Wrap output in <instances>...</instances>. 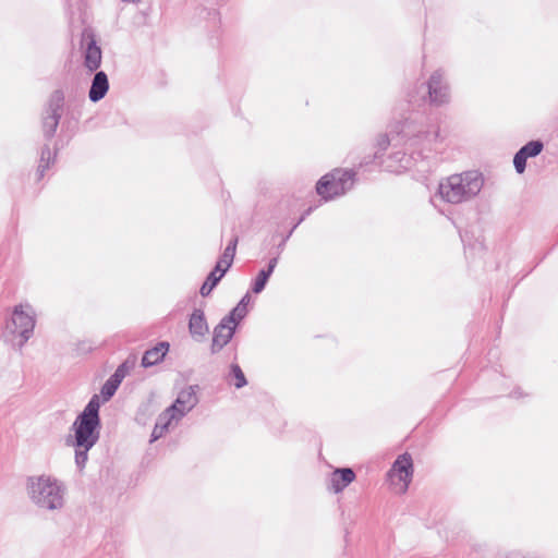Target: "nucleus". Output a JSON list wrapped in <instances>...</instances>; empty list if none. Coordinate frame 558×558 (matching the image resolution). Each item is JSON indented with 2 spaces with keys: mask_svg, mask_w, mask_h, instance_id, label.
Returning a JSON list of instances; mask_svg holds the SVG:
<instances>
[{
  "mask_svg": "<svg viewBox=\"0 0 558 558\" xmlns=\"http://www.w3.org/2000/svg\"><path fill=\"white\" fill-rule=\"evenodd\" d=\"M99 397L93 396L83 412L75 418L73 447L75 449V464L83 470L88 460V451L97 444L100 435Z\"/></svg>",
  "mask_w": 558,
  "mask_h": 558,
  "instance_id": "f257e3e1",
  "label": "nucleus"
},
{
  "mask_svg": "<svg viewBox=\"0 0 558 558\" xmlns=\"http://www.w3.org/2000/svg\"><path fill=\"white\" fill-rule=\"evenodd\" d=\"M26 494L39 509L60 511L65 506L68 488L65 483L58 477L51 474H40L26 480Z\"/></svg>",
  "mask_w": 558,
  "mask_h": 558,
  "instance_id": "f03ea898",
  "label": "nucleus"
},
{
  "mask_svg": "<svg viewBox=\"0 0 558 558\" xmlns=\"http://www.w3.org/2000/svg\"><path fill=\"white\" fill-rule=\"evenodd\" d=\"M484 184L483 175L477 171H464L441 180L438 185V195L450 204H461L475 197Z\"/></svg>",
  "mask_w": 558,
  "mask_h": 558,
  "instance_id": "7ed1b4c3",
  "label": "nucleus"
},
{
  "mask_svg": "<svg viewBox=\"0 0 558 558\" xmlns=\"http://www.w3.org/2000/svg\"><path fill=\"white\" fill-rule=\"evenodd\" d=\"M36 314L28 303L15 305L7 319L3 338L12 347L22 349L33 335Z\"/></svg>",
  "mask_w": 558,
  "mask_h": 558,
  "instance_id": "20e7f679",
  "label": "nucleus"
},
{
  "mask_svg": "<svg viewBox=\"0 0 558 558\" xmlns=\"http://www.w3.org/2000/svg\"><path fill=\"white\" fill-rule=\"evenodd\" d=\"M354 172L351 170L335 169L325 174L316 184L317 194L325 201L341 196L352 189Z\"/></svg>",
  "mask_w": 558,
  "mask_h": 558,
  "instance_id": "39448f33",
  "label": "nucleus"
},
{
  "mask_svg": "<svg viewBox=\"0 0 558 558\" xmlns=\"http://www.w3.org/2000/svg\"><path fill=\"white\" fill-rule=\"evenodd\" d=\"M413 462L409 453L397 458L388 472V481L395 494H404L412 481Z\"/></svg>",
  "mask_w": 558,
  "mask_h": 558,
  "instance_id": "423d86ee",
  "label": "nucleus"
},
{
  "mask_svg": "<svg viewBox=\"0 0 558 558\" xmlns=\"http://www.w3.org/2000/svg\"><path fill=\"white\" fill-rule=\"evenodd\" d=\"M238 244V238L231 240V242L225 248L221 257L217 262L214 270L208 275L206 281L201 287V294L203 296H207L216 284L220 281V279L225 276L228 269L231 267L233 263V258L235 255Z\"/></svg>",
  "mask_w": 558,
  "mask_h": 558,
  "instance_id": "0eeeda50",
  "label": "nucleus"
},
{
  "mask_svg": "<svg viewBox=\"0 0 558 558\" xmlns=\"http://www.w3.org/2000/svg\"><path fill=\"white\" fill-rule=\"evenodd\" d=\"M82 47L84 54V65L90 71H96L102 59L101 48L97 45L95 35L85 31L82 35Z\"/></svg>",
  "mask_w": 558,
  "mask_h": 558,
  "instance_id": "6e6552de",
  "label": "nucleus"
},
{
  "mask_svg": "<svg viewBox=\"0 0 558 558\" xmlns=\"http://www.w3.org/2000/svg\"><path fill=\"white\" fill-rule=\"evenodd\" d=\"M427 94L433 105L440 106L449 101V86L444 82V73L440 70L430 75L427 83Z\"/></svg>",
  "mask_w": 558,
  "mask_h": 558,
  "instance_id": "1a4fd4ad",
  "label": "nucleus"
},
{
  "mask_svg": "<svg viewBox=\"0 0 558 558\" xmlns=\"http://www.w3.org/2000/svg\"><path fill=\"white\" fill-rule=\"evenodd\" d=\"M63 107V95L61 92H54L49 101L47 116L44 118V133L47 137H51L59 124L61 111Z\"/></svg>",
  "mask_w": 558,
  "mask_h": 558,
  "instance_id": "9d476101",
  "label": "nucleus"
},
{
  "mask_svg": "<svg viewBox=\"0 0 558 558\" xmlns=\"http://www.w3.org/2000/svg\"><path fill=\"white\" fill-rule=\"evenodd\" d=\"M197 402L196 387L190 386L179 392L174 403L169 408L179 414L178 416L183 417L197 404Z\"/></svg>",
  "mask_w": 558,
  "mask_h": 558,
  "instance_id": "9b49d317",
  "label": "nucleus"
},
{
  "mask_svg": "<svg viewBox=\"0 0 558 558\" xmlns=\"http://www.w3.org/2000/svg\"><path fill=\"white\" fill-rule=\"evenodd\" d=\"M234 330L235 326L230 323H226L222 318L214 329L211 352L216 353L227 345L233 337Z\"/></svg>",
  "mask_w": 558,
  "mask_h": 558,
  "instance_id": "f8f14e48",
  "label": "nucleus"
},
{
  "mask_svg": "<svg viewBox=\"0 0 558 558\" xmlns=\"http://www.w3.org/2000/svg\"><path fill=\"white\" fill-rule=\"evenodd\" d=\"M189 330L191 336L197 341L202 340L208 332V325L202 310H194L192 313L189 322Z\"/></svg>",
  "mask_w": 558,
  "mask_h": 558,
  "instance_id": "ddd939ff",
  "label": "nucleus"
},
{
  "mask_svg": "<svg viewBox=\"0 0 558 558\" xmlns=\"http://www.w3.org/2000/svg\"><path fill=\"white\" fill-rule=\"evenodd\" d=\"M108 89H109V82H108L107 74L102 71L96 72V74L92 81V86H90L89 94H88L89 99L93 102L99 101L100 99H102L105 97Z\"/></svg>",
  "mask_w": 558,
  "mask_h": 558,
  "instance_id": "4468645a",
  "label": "nucleus"
},
{
  "mask_svg": "<svg viewBox=\"0 0 558 558\" xmlns=\"http://www.w3.org/2000/svg\"><path fill=\"white\" fill-rule=\"evenodd\" d=\"M355 478V474L352 469H337L330 478V489L333 493H339L343 490L349 484H351Z\"/></svg>",
  "mask_w": 558,
  "mask_h": 558,
  "instance_id": "2eb2a0df",
  "label": "nucleus"
},
{
  "mask_svg": "<svg viewBox=\"0 0 558 558\" xmlns=\"http://www.w3.org/2000/svg\"><path fill=\"white\" fill-rule=\"evenodd\" d=\"M169 351L168 342H159L154 348L145 351L142 357V366L150 367L160 363Z\"/></svg>",
  "mask_w": 558,
  "mask_h": 558,
  "instance_id": "dca6fc26",
  "label": "nucleus"
},
{
  "mask_svg": "<svg viewBox=\"0 0 558 558\" xmlns=\"http://www.w3.org/2000/svg\"><path fill=\"white\" fill-rule=\"evenodd\" d=\"M277 263L278 258L274 257L269 260L267 269H263L259 271V274L257 275L256 279L253 282L252 290L254 293H260L264 290L269 277L271 276L275 267L277 266Z\"/></svg>",
  "mask_w": 558,
  "mask_h": 558,
  "instance_id": "f3484780",
  "label": "nucleus"
},
{
  "mask_svg": "<svg viewBox=\"0 0 558 558\" xmlns=\"http://www.w3.org/2000/svg\"><path fill=\"white\" fill-rule=\"evenodd\" d=\"M174 411H172L170 408H167L157 418V424H159V427L162 426L165 430L169 428V426L172 424V422L178 423L182 417L178 416Z\"/></svg>",
  "mask_w": 558,
  "mask_h": 558,
  "instance_id": "a211bd4d",
  "label": "nucleus"
},
{
  "mask_svg": "<svg viewBox=\"0 0 558 558\" xmlns=\"http://www.w3.org/2000/svg\"><path fill=\"white\" fill-rule=\"evenodd\" d=\"M246 315V306L242 300L229 315L223 317L226 323H230L236 327L238 323Z\"/></svg>",
  "mask_w": 558,
  "mask_h": 558,
  "instance_id": "6ab92c4d",
  "label": "nucleus"
},
{
  "mask_svg": "<svg viewBox=\"0 0 558 558\" xmlns=\"http://www.w3.org/2000/svg\"><path fill=\"white\" fill-rule=\"evenodd\" d=\"M543 149V143L539 141H532L524 145L520 150L521 155H524L525 157H535L538 154H541Z\"/></svg>",
  "mask_w": 558,
  "mask_h": 558,
  "instance_id": "aec40b11",
  "label": "nucleus"
},
{
  "mask_svg": "<svg viewBox=\"0 0 558 558\" xmlns=\"http://www.w3.org/2000/svg\"><path fill=\"white\" fill-rule=\"evenodd\" d=\"M52 159V153L49 147H45L41 150L40 163L38 166L39 175H44V171L49 168L50 160Z\"/></svg>",
  "mask_w": 558,
  "mask_h": 558,
  "instance_id": "412c9836",
  "label": "nucleus"
},
{
  "mask_svg": "<svg viewBox=\"0 0 558 558\" xmlns=\"http://www.w3.org/2000/svg\"><path fill=\"white\" fill-rule=\"evenodd\" d=\"M231 375L235 378L234 386L236 388H242L246 385V378L238 364L231 365Z\"/></svg>",
  "mask_w": 558,
  "mask_h": 558,
  "instance_id": "4be33fe9",
  "label": "nucleus"
},
{
  "mask_svg": "<svg viewBox=\"0 0 558 558\" xmlns=\"http://www.w3.org/2000/svg\"><path fill=\"white\" fill-rule=\"evenodd\" d=\"M118 387H119V386H118L117 384H114L113 381H111L110 379H108V380L104 384V386H102V388H101V391H100V393H101V396H102L104 400H105V401H108V400H109V399H110V398L116 393V391H117Z\"/></svg>",
  "mask_w": 558,
  "mask_h": 558,
  "instance_id": "5701e85b",
  "label": "nucleus"
},
{
  "mask_svg": "<svg viewBox=\"0 0 558 558\" xmlns=\"http://www.w3.org/2000/svg\"><path fill=\"white\" fill-rule=\"evenodd\" d=\"M526 159L524 155H521V150H519L513 158V165L518 173H523L526 166Z\"/></svg>",
  "mask_w": 558,
  "mask_h": 558,
  "instance_id": "b1692460",
  "label": "nucleus"
},
{
  "mask_svg": "<svg viewBox=\"0 0 558 558\" xmlns=\"http://www.w3.org/2000/svg\"><path fill=\"white\" fill-rule=\"evenodd\" d=\"M126 374V364H121L114 372L113 375L109 378L111 381L120 386L122 379L125 377Z\"/></svg>",
  "mask_w": 558,
  "mask_h": 558,
  "instance_id": "393cba45",
  "label": "nucleus"
},
{
  "mask_svg": "<svg viewBox=\"0 0 558 558\" xmlns=\"http://www.w3.org/2000/svg\"><path fill=\"white\" fill-rule=\"evenodd\" d=\"M390 144V140L387 135H379L376 142V146L378 147V151L375 153V157H378L379 151H384Z\"/></svg>",
  "mask_w": 558,
  "mask_h": 558,
  "instance_id": "a878e982",
  "label": "nucleus"
},
{
  "mask_svg": "<svg viewBox=\"0 0 558 558\" xmlns=\"http://www.w3.org/2000/svg\"><path fill=\"white\" fill-rule=\"evenodd\" d=\"M165 429L161 427H159V424H155V427L153 429V433H151V441H155L157 439H159L160 437H162V435L165 434Z\"/></svg>",
  "mask_w": 558,
  "mask_h": 558,
  "instance_id": "bb28decb",
  "label": "nucleus"
},
{
  "mask_svg": "<svg viewBox=\"0 0 558 558\" xmlns=\"http://www.w3.org/2000/svg\"><path fill=\"white\" fill-rule=\"evenodd\" d=\"M438 134H439L438 130H435L432 134L427 133L426 137L428 138V141H436L438 137Z\"/></svg>",
  "mask_w": 558,
  "mask_h": 558,
  "instance_id": "cd10ccee",
  "label": "nucleus"
}]
</instances>
